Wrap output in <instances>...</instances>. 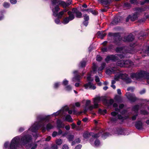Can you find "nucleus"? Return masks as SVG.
I'll return each instance as SVG.
<instances>
[{"label":"nucleus","mask_w":149,"mask_h":149,"mask_svg":"<svg viewBox=\"0 0 149 149\" xmlns=\"http://www.w3.org/2000/svg\"><path fill=\"white\" fill-rule=\"evenodd\" d=\"M81 145L79 144L75 147V149H81Z\"/></svg>","instance_id":"obj_61"},{"label":"nucleus","mask_w":149,"mask_h":149,"mask_svg":"<svg viewBox=\"0 0 149 149\" xmlns=\"http://www.w3.org/2000/svg\"><path fill=\"white\" fill-rule=\"evenodd\" d=\"M62 149H69V148L67 145L65 144L63 146Z\"/></svg>","instance_id":"obj_55"},{"label":"nucleus","mask_w":149,"mask_h":149,"mask_svg":"<svg viewBox=\"0 0 149 149\" xmlns=\"http://www.w3.org/2000/svg\"><path fill=\"white\" fill-rule=\"evenodd\" d=\"M94 134H93V133H91L90 134V135H91V134L93 135ZM89 135L90 134H88L87 133H84L83 135V136L84 138L87 139L89 137Z\"/></svg>","instance_id":"obj_44"},{"label":"nucleus","mask_w":149,"mask_h":149,"mask_svg":"<svg viewBox=\"0 0 149 149\" xmlns=\"http://www.w3.org/2000/svg\"><path fill=\"white\" fill-rule=\"evenodd\" d=\"M106 65V64L104 63H102L100 67H99L97 70L98 73L102 71L105 68Z\"/></svg>","instance_id":"obj_30"},{"label":"nucleus","mask_w":149,"mask_h":149,"mask_svg":"<svg viewBox=\"0 0 149 149\" xmlns=\"http://www.w3.org/2000/svg\"><path fill=\"white\" fill-rule=\"evenodd\" d=\"M68 14L69 17L64 18L62 23L64 24H68L70 21L73 20L74 18V15L70 11L68 12Z\"/></svg>","instance_id":"obj_11"},{"label":"nucleus","mask_w":149,"mask_h":149,"mask_svg":"<svg viewBox=\"0 0 149 149\" xmlns=\"http://www.w3.org/2000/svg\"><path fill=\"white\" fill-rule=\"evenodd\" d=\"M84 20L88 21L89 20V17L86 14H85L84 15Z\"/></svg>","instance_id":"obj_49"},{"label":"nucleus","mask_w":149,"mask_h":149,"mask_svg":"<svg viewBox=\"0 0 149 149\" xmlns=\"http://www.w3.org/2000/svg\"><path fill=\"white\" fill-rule=\"evenodd\" d=\"M135 127L138 130H142L143 129V124L141 122L138 121L136 122L135 124Z\"/></svg>","instance_id":"obj_24"},{"label":"nucleus","mask_w":149,"mask_h":149,"mask_svg":"<svg viewBox=\"0 0 149 149\" xmlns=\"http://www.w3.org/2000/svg\"><path fill=\"white\" fill-rule=\"evenodd\" d=\"M68 81L65 79L63 80L62 84L64 86H66L68 84Z\"/></svg>","instance_id":"obj_47"},{"label":"nucleus","mask_w":149,"mask_h":149,"mask_svg":"<svg viewBox=\"0 0 149 149\" xmlns=\"http://www.w3.org/2000/svg\"><path fill=\"white\" fill-rule=\"evenodd\" d=\"M58 134V133L55 131H54L53 132L52 134V136L53 137H55Z\"/></svg>","instance_id":"obj_58"},{"label":"nucleus","mask_w":149,"mask_h":149,"mask_svg":"<svg viewBox=\"0 0 149 149\" xmlns=\"http://www.w3.org/2000/svg\"><path fill=\"white\" fill-rule=\"evenodd\" d=\"M24 130V128L23 127H20L18 129V132H21L23 131Z\"/></svg>","instance_id":"obj_59"},{"label":"nucleus","mask_w":149,"mask_h":149,"mask_svg":"<svg viewBox=\"0 0 149 149\" xmlns=\"http://www.w3.org/2000/svg\"><path fill=\"white\" fill-rule=\"evenodd\" d=\"M68 109V107L65 106L56 112L53 113L52 114L45 116H43L42 118H38V120L40 121V126L44 128L45 123L49 121L50 118L54 116H56L59 115L60 117H62L65 115V110H67Z\"/></svg>","instance_id":"obj_5"},{"label":"nucleus","mask_w":149,"mask_h":149,"mask_svg":"<svg viewBox=\"0 0 149 149\" xmlns=\"http://www.w3.org/2000/svg\"><path fill=\"white\" fill-rule=\"evenodd\" d=\"M40 116H38L37 118V121L35 122L33 124H32L31 127L29 129L28 132L30 133L31 131L32 132L36 133L40 127H41L42 129V132H44L46 129L47 131L49 130H50L53 129L54 127V125L52 123H49L46 125V127H45L44 125V128L40 126V121L38 120V118H42ZM48 122L45 123V125Z\"/></svg>","instance_id":"obj_6"},{"label":"nucleus","mask_w":149,"mask_h":149,"mask_svg":"<svg viewBox=\"0 0 149 149\" xmlns=\"http://www.w3.org/2000/svg\"><path fill=\"white\" fill-rule=\"evenodd\" d=\"M98 1L103 4L107 5L111 3L114 0H98Z\"/></svg>","instance_id":"obj_29"},{"label":"nucleus","mask_w":149,"mask_h":149,"mask_svg":"<svg viewBox=\"0 0 149 149\" xmlns=\"http://www.w3.org/2000/svg\"><path fill=\"white\" fill-rule=\"evenodd\" d=\"M130 2L131 3H137V1L136 0H130Z\"/></svg>","instance_id":"obj_64"},{"label":"nucleus","mask_w":149,"mask_h":149,"mask_svg":"<svg viewBox=\"0 0 149 149\" xmlns=\"http://www.w3.org/2000/svg\"><path fill=\"white\" fill-rule=\"evenodd\" d=\"M97 34L99 38H100L101 39H103L106 35V34L104 31H99L97 33Z\"/></svg>","instance_id":"obj_27"},{"label":"nucleus","mask_w":149,"mask_h":149,"mask_svg":"<svg viewBox=\"0 0 149 149\" xmlns=\"http://www.w3.org/2000/svg\"><path fill=\"white\" fill-rule=\"evenodd\" d=\"M114 131L115 134L118 135H127L128 134L126 130L121 128H116L114 130Z\"/></svg>","instance_id":"obj_13"},{"label":"nucleus","mask_w":149,"mask_h":149,"mask_svg":"<svg viewBox=\"0 0 149 149\" xmlns=\"http://www.w3.org/2000/svg\"><path fill=\"white\" fill-rule=\"evenodd\" d=\"M139 108V106L136 105L134 106L132 108V112L134 114L132 118L133 120H135L138 116V111Z\"/></svg>","instance_id":"obj_15"},{"label":"nucleus","mask_w":149,"mask_h":149,"mask_svg":"<svg viewBox=\"0 0 149 149\" xmlns=\"http://www.w3.org/2000/svg\"><path fill=\"white\" fill-rule=\"evenodd\" d=\"M87 80L90 82V81H92L93 80V79L92 78L91 76V75L90 74L88 75L87 78Z\"/></svg>","instance_id":"obj_46"},{"label":"nucleus","mask_w":149,"mask_h":149,"mask_svg":"<svg viewBox=\"0 0 149 149\" xmlns=\"http://www.w3.org/2000/svg\"><path fill=\"white\" fill-rule=\"evenodd\" d=\"M34 133L31 131L30 133L28 132H24L22 135L14 137L11 140L9 145L10 149H16L22 146H25L27 149H35L37 146L36 143L30 144L29 143L32 141V138L29 134Z\"/></svg>","instance_id":"obj_1"},{"label":"nucleus","mask_w":149,"mask_h":149,"mask_svg":"<svg viewBox=\"0 0 149 149\" xmlns=\"http://www.w3.org/2000/svg\"><path fill=\"white\" fill-rule=\"evenodd\" d=\"M102 102L105 105L109 106L112 104L113 102V100L112 99L107 100L104 99L102 100Z\"/></svg>","instance_id":"obj_22"},{"label":"nucleus","mask_w":149,"mask_h":149,"mask_svg":"<svg viewBox=\"0 0 149 149\" xmlns=\"http://www.w3.org/2000/svg\"><path fill=\"white\" fill-rule=\"evenodd\" d=\"M74 137V136L73 135H69L68 137H67V138L68 139V141L69 142H70L73 140Z\"/></svg>","instance_id":"obj_39"},{"label":"nucleus","mask_w":149,"mask_h":149,"mask_svg":"<svg viewBox=\"0 0 149 149\" xmlns=\"http://www.w3.org/2000/svg\"><path fill=\"white\" fill-rule=\"evenodd\" d=\"M126 47H118L116 49V52L118 53H122L124 54H116L115 55H110L107 56L105 59V61L108 62L110 60L113 61H116L118 59V58H124L126 56L125 54L127 53H130L133 54V53L132 52L133 49H131L130 50H127Z\"/></svg>","instance_id":"obj_4"},{"label":"nucleus","mask_w":149,"mask_h":149,"mask_svg":"<svg viewBox=\"0 0 149 149\" xmlns=\"http://www.w3.org/2000/svg\"><path fill=\"white\" fill-rule=\"evenodd\" d=\"M108 36H112L115 40L114 42L117 45H119L120 44L121 40L122 39L119 33H109Z\"/></svg>","instance_id":"obj_10"},{"label":"nucleus","mask_w":149,"mask_h":149,"mask_svg":"<svg viewBox=\"0 0 149 149\" xmlns=\"http://www.w3.org/2000/svg\"><path fill=\"white\" fill-rule=\"evenodd\" d=\"M96 108L94 107V106L91 105L90 106H89L87 108H86L87 110H85V109H84V112L85 113L86 112V111L88 110H91L93 108Z\"/></svg>","instance_id":"obj_36"},{"label":"nucleus","mask_w":149,"mask_h":149,"mask_svg":"<svg viewBox=\"0 0 149 149\" xmlns=\"http://www.w3.org/2000/svg\"><path fill=\"white\" fill-rule=\"evenodd\" d=\"M125 95L131 102H134L137 100V98L134 94H131L130 93L128 92L126 93Z\"/></svg>","instance_id":"obj_14"},{"label":"nucleus","mask_w":149,"mask_h":149,"mask_svg":"<svg viewBox=\"0 0 149 149\" xmlns=\"http://www.w3.org/2000/svg\"><path fill=\"white\" fill-rule=\"evenodd\" d=\"M134 39L133 36L132 34H130L127 36H125L123 39L124 42H129L132 41Z\"/></svg>","instance_id":"obj_19"},{"label":"nucleus","mask_w":149,"mask_h":149,"mask_svg":"<svg viewBox=\"0 0 149 149\" xmlns=\"http://www.w3.org/2000/svg\"><path fill=\"white\" fill-rule=\"evenodd\" d=\"M102 97H96L93 99V103L94 107L97 108L98 107L99 103L102 100Z\"/></svg>","instance_id":"obj_17"},{"label":"nucleus","mask_w":149,"mask_h":149,"mask_svg":"<svg viewBox=\"0 0 149 149\" xmlns=\"http://www.w3.org/2000/svg\"><path fill=\"white\" fill-rule=\"evenodd\" d=\"M121 79L124 80L127 83H130L131 79L128 77V75L126 74H116L114 77V79L116 80H118L119 79Z\"/></svg>","instance_id":"obj_9"},{"label":"nucleus","mask_w":149,"mask_h":149,"mask_svg":"<svg viewBox=\"0 0 149 149\" xmlns=\"http://www.w3.org/2000/svg\"><path fill=\"white\" fill-rule=\"evenodd\" d=\"M141 113L143 114L146 115L147 114V112L145 110H141Z\"/></svg>","instance_id":"obj_62"},{"label":"nucleus","mask_w":149,"mask_h":149,"mask_svg":"<svg viewBox=\"0 0 149 149\" xmlns=\"http://www.w3.org/2000/svg\"><path fill=\"white\" fill-rule=\"evenodd\" d=\"M10 3L12 4H15L17 3V1L16 0H10Z\"/></svg>","instance_id":"obj_57"},{"label":"nucleus","mask_w":149,"mask_h":149,"mask_svg":"<svg viewBox=\"0 0 149 149\" xmlns=\"http://www.w3.org/2000/svg\"><path fill=\"white\" fill-rule=\"evenodd\" d=\"M65 90L68 91H69L72 90V87L70 85H67L65 87Z\"/></svg>","instance_id":"obj_41"},{"label":"nucleus","mask_w":149,"mask_h":149,"mask_svg":"<svg viewBox=\"0 0 149 149\" xmlns=\"http://www.w3.org/2000/svg\"><path fill=\"white\" fill-rule=\"evenodd\" d=\"M95 78V80L96 82H98L100 81V79L97 76H96Z\"/></svg>","instance_id":"obj_56"},{"label":"nucleus","mask_w":149,"mask_h":149,"mask_svg":"<svg viewBox=\"0 0 149 149\" xmlns=\"http://www.w3.org/2000/svg\"><path fill=\"white\" fill-rule=\"evenodd\" d=\"M109 133H106L103 134L102 137V138H105L107 136H109Z\"/></svg>","instance_id":"obj_52"},{"label":"nucleus","mask_w":149,"mask_h":149,"mask_svg":"<svg viewBox=\"0 0 149 149\" xmlns=\"http://www.w3.org/2000/svg\"><path fill=\"white\" fill-rule=\"evenodd\" d=\"M98 112L100 114L104 115L106 113L107 110L106 109L102 110L101 109H99L98 110Z\"/></svg>","instance_id":"obj_37"},{"label":"nucleus","mask_w":149,"mask_h":149,"mask_svg":"<svg viewBox=\"0 0 149 149\" xmlns=\"http://www.w3.org/2000/svg\"><path fill=\"white\" fill-rule=\"evenodd\" d=\"M120 16H116L114 17V19L111 22V24L114 25H116L120 21Z\"/></svg>","instance_id":"obj_28"},{"label":"nucleus","mask_w":149,"mask_h":149,"mask_svg":"<svg viewBox=\"0 0 149 149\" xmlns=\"http://www.w3.org/2000/svg\"><path fill=\"white\" fill-rule=\"evenodd\" d=\"M102 57L100 55H97L96 60L97 61H100L102 60Z\"/></svg>","instance_id":"obj_51"},{"label":"nucleus","mask_w":149,"mask_h":149,"mask_svg":"<svg viewBox=\"0 0 149 149\" xmlns=\"http://www.w3.org/2000/svg\"><path fill=\"white\" fill-rule=\"evenodd\" d=\"M72 12H71L73 14V13H75L76 14V17L78 18H81L82 17V14L81 12L77 11L76 9H73L72 10Z\"/></svg>","instance_id":"obj_23"},{"label":"nucleus","mask_w":149,"mask_h":149,"mask_svg":"<svg viewBox=\"0 0 149 149\" xmlns=\"http://www.w3.org/2000/svg\"><path fill=\"white\" fill-rule=\"evenodd\" d=\"M123 60H121L120 61H118L116 63V65H117L120 66V67H124V63L123 62Z\"/></svg>","instance_id":"obj_33"},{"label":"nucleus","mask_w":149,"mask_h":149,"mask_svg":"<svg viewBox=\"0 0 149 149\" xmlns=\"http://www.w3.org/2000/svg\"><path fill=\"white\" fill-rule=\"evenodd\" d=\"M146 9H143L140 8H136L135 9V10L136 11L134 13L132 16H130V19L131 20L134 21L136 20L138 17V15H139L140 13L143 11H144Z\"/></svg>","instance_id":"obj_12"},{"label":"nucleus","mask_w":149,"mask_h":149,"mask_svg":"<svg viewBox=\"0 0 149 149\" xmlns=\"http://www.w3.org/2000/svg\"><path fill=\"white\" fill-rule=\"evenodd\" d=\"M51 137L50 136H47L46 138L42 139L41 140L38 141V142H40L44 141H49L51 139Z\"/></svg>","instance_id":"obj_34"},{"label":"nucleus","mask_w":149,"mask_h":149,"mask_svg":"<svg viewBox=\"0 0 149 149\" xmlns=\"http://www.w3.org/2000/svg\"><path fill=\"white\" fill-rule=\"evenodd\" d=\"M73 73L74 75V77L72 79V81H79V80L81 78V76L79 74V72L77 70H75L73 72Z\"/></svg>","instance_id":"obj_16"},{"label":"nucleus","mask_w":149,"mask_h":149,"mask_svg":"<svg viewBox=\"0 0 149 149\" xmlns=\"http://www.w3.org/2000/svg\"><path fill=\"white\" fill-rule=\"evenodd\" d=\"M86 63L85 61H82L79 64V67L81 68L84 67L86 65Z\"/></svg>","instance_id":"obj_42"},{"label":"nucleus","mask_w":149,"mask_h":149,"mask_svg":"<svg viewBox=\"0 0 149 149\" xmlns=\"http://www.w3.org/2000/svg\"><path fill=\"white\" fill-rule=\"evenodd\" d=\"M68 111V113L70 114H71L72 113V110H69V108H68V109L67 111L65 110V114H66V113L67 111Z\"/></svg>","instance_id":"obj_54"},{"label":"nucleus","mask_w":149,"mask_h":149,"mask_svg":"<svg viewBox=\"0 0 149 149\" xmlns=\"http://www.w3.org/2000/svg\"><path fill=\"white\" fill-rule=\"evenodd\" d=\"M97 65L95 63H93L92 70L93 73H95L97 72Z\"/></svg>","instance_id":"obj_32"},{"label":"nucleus","mask_w":149,"mask_h":149,"mask_svg":"<svg viewBox=\"0 0 149 149\" xmlns=\"http://www.w3.org/2000/svg\"><path fill=\"white\" fill-rule=\"evenodd\" d=\"M65 120L70 122H72L73 121L70 116L69 115H67L65 116Z\"/></svg>","instance_id":"obj_31"},{"label":"nucleus","mask_w":149,"mask_h":149,"mask_svg":"<svg viewBox=\"0 0 149 149\" xmlns=\"http://www.w3.org/2000/svg\"><path fill=\"white\" fill-rule=\"evenodd\" d=\"M118 70V69L116 67H113L107 69L106 73L107 74H109L116 73Z\"/></svg>","instance_id":"obj_18"},{"label":"nucleus","mask_w":149,"mask_h":149,"mask_svg":"<svg viewBox=\"0 0 149 149\" xmlns=\"http://www.w3.org/2000/svg\"><path fill=\"white\" fill-rule=\"evenodd\" d=\"M140 53L142 54V56H147L149 55V46L147 48V50L142 49Z\"/></svg>","instance_id":"obj_26"},{"label":"nucleus","mask_w":149,"mask_h":149,"mask_svg":"<svg viewBox=\"0 0 149 149\" xmlns=\"http://www.w3.org/2000/svg\"><path fill=\"white\" fill-rule=\"evenodd\" d=\"M131 77L134 80H140L145 79L147 83L149 84V74L147 72L141 70L136 73H132L131 74Z\"/></svg>","instance_id":"obj_7"},{"label":"nucleus","mask_w":149,"mask_h":149,"mask_svg":"<svg viewBox=\"0 0 149 149\" xmlns=\"http://www.w3.org/2000/svg\"><path fill=\"white\" fill-rule=\"evenodd\" d=\"M62 140L60 139H57L56 141V143L58 145H61L62 143Z\"/></svg>","instance_id":"obj_43"},{"label":"nucleus","mask_w":149,"mask_h":149,"mask_svg":"<svg viewBox=\"0 0 149 149\" xmlns=\"http://www.w3.org/2000/svg\"><path fill=\"white\" fill-rule=\"evenodd\" d=\"M55 23L57 24H60V20L59 18H57L55 19Z\"/></svg>","instance_id":"obj_53"},{"label":"nucleus","mask_w":149,"mask_h":149,"mask_svg":"<svg viewBox=\"0 0 149 149\" xmlns=\"http://www.w3.org/2000/svg\"><path fill=\"white\" fill-rule=\"evenodd\" d=\"M124 106L123 104H120L119 108H115L116 111H113L111 113L112 117L111 118V120L112 122H114L118 119L123 120L129 117L128 113L127 110H124L122 111Z\"/></svg>","instance_id":"obj_3"},{"label":"nucleus","mask_w":149,"mask_h":149,"mask_svg":"<svg viewBox=\"0 0 149 149\" xmlns=\"http://www.w3.org/2000/svg\"><path fill=\"white\" fill-rule=\"evenodd\" d=\"M72 0H68L66 2L60 0H53L52 1V3L50 5V8L52 10L53 13V15L56 17L61 18L64 12L67 11L66 9H64L63 11L58 13V11L59 8L58 5H61L64 8L66 7L71 4Z\"/></svg>","instance_id":"obj_2"},{"label":"nucleus","mask_w":149,"mask_h":149,"mask_svg":"<svg viewBox=\"0 0 149 149\" xmlns=\"http://www.w3.org/2000/svg\"><path fill=\"white\" fill-rule=\"evenodd\" d=\"M3 149H10L9 143L8 141L5 142L4 145Z\"/></svg>","instance_id":"obj_35"},{"label":"nucleus","mask_w":149,"mask_h":149,"mask_svg":"<svg viewBox=\"0 0 149 149\" xmlns=\"http://www.w3.org/2000/svg\"><path fill=\"white\" fill-rule=\"evenodd\" d=\"M124 64V67H132L134 65L133 63L130 60H126L125 61L123 60V62Z\"/></svg>","instance_id":"obj_20"},{"label":"nucleus","mask_w":149,"mask_h":149,"mask_svg":"<svg viewBox=\"0 0 149 149\" xmlns=\"http://www.w3.org/2000/svg\"><path fill=\"white\" fill-rule=\"evenodd\" d=\"M91 101L90 100H87L86 101V103L85 104V110H87L86 108H87L88 106H89V105L91 103Z\"/></svg>","instance_id":"obj_40"},{"label":"nucleus","mask_w":149,"mask_h":149,"mask_svg":"<svg viewBox=\"0 0 149 149\" xmlns=\"http://www.w3.org/2000/svg\"><path fill=\"white\" fill-rule=\"evenodd\" d=\"M84 87L86 89H95L96 88V87L90 82L85 84Z\"/></svg>","instance_id":"obj_21"},{"label":"nucleus","mask_w":149,"mask_h":149,"mask_svg":"<svg viewBox=\"0 0 149 149\" xmlns=\"http://www.w3.org/2000/svg\"><path fill=\"white\" fill-rule=\"evenodd\" d=\"M60 82H56L55 83L54 85V88H58L60 85Z\"/></svg>","instance_id":"obj_48"},{"label":"nucleus","mask_w":149,"mask_h":149,"mask_svg":"<svg viewBox=\"0 0 149 149\" xmlns=\"http://www.w3.org/2000/svg\"><path fill=\"white\" fill-rule=\"evenodd\" d=\"M91 135L92 136V138L90 140V142L91 145L95 147H98L101 146V143L100 141L97 139L100 136V134H95L93 135Z\"/></svg>","instance_id":"obj_8"},{"label":"nucleus","mask_w":149,"mask_h":149,"mask_svg":"<svg viewBox=\"0 0 149 149\" xmlns=\"http://www.w3.org/2000/svg\"><path fill=\"white\" fill-rule=\"evenodd\" d=\"M88 21L84 20V21L83 22V24L85 26H86L88 25Z\"/></svg>","instance_id":"obj_63"},{"label":"nucleus","mask_w":149,"mask_h":149,"mask_svg":"<svg viewBox=\"0 0 149 149\" xmlns=\"http://www.w3.org/2000/svg\"><path fill=\"white\" fill-rule=\"evenodd\" d=\"M80 142V140L79 138H78L76 139L74 141H73L72 142V146L74 145L75 143H79Z\"/></svg>","instance_id":"obj_38"},{"label":"nucleus","mask_w":149,"mask_h":149,"mask_svg":"<svg viewBox=\"0 0 149 149\" xmlns=\"http://www.w3.org/2000/svg\"><path fill=\"white\" fill-rule=\"evenodd\" d=\"M91 8L84 9L82 10V11L84 12L85 11L88 12H91Z\"/></svg>","instance_id":"obj_60"},{"label":"nucleus","mask_w":149,"mask_h":149,"mask_svg":"<svg viewBox=\"0 0 149 149\" xmlns=\"http://www.w3.org/2000/svg\"><path fill=\"white\" fill-rule=\"evenodd\" d=\"M57 126L58 128H63L64 127V124L63 123L61 120L58 119L57 120Z\"/></svg>","instance_id":"obj_25"},{"label":"nucleus","mask_w":149,"mask_h":149,"mask_svg":"<svg viewBox=\"0 0 149 149\" xmlns=\"http://www.w3.org/2000/svg\"><path fill=\"white\" fill-rule=\"evenodd\" d=\"M58 146L55 144L53 145L51 147L50 149H58Z\"/></svg>","instance_id":"obj_50"},{"label":"nucleus","mask_w":149,"mask_h":149,"mask_svg":"<svg viewBox=\"0 0 149 149\" xmlns=\"http://www.w3.org/2000/svg\"><path fill=\"white\" fill-rule=\"evenodd\" d=\"M10 4L7 2H4L3 4V6L6 8H8L10 6Z\"/></svg>","instance_id":"obj_45"}]
</instances>
